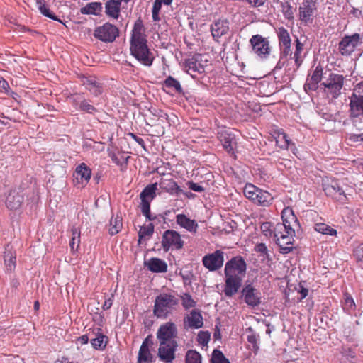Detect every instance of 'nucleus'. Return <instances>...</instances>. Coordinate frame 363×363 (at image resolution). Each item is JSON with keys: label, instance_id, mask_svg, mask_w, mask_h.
I'll use <instances>...</instances> for the list:
<instances>
[{"label": "nucleus", "instance_id": "nucleus-52", "mask_svg": "<svg viewBox=\"0 0 363 363\" xmlns=\"http://www.w3.org/2000/svg\"><path fill=\"white\" fill-rule=\"evenodd\" d=\"M79 109L88 113H94L96 108L90 104L86 100H83L79 104Z\"/></svg>", "mask_w": 363, "mask_h": 363}, {"label": "nucleus", "instance_id": "nucleus-10", "mask_svg": "<svg viewBox=\"0 0 363 363\" xmlns=\"http://www.w3.org/2000/svg\"><path fill=\"white\" fill-rule=\"evenodd\" d=\"M362 43V37L355 33L345 35L338 43L339 52L343 56H350L356 48Z\"/></svg>", "mask_w": 363, "mask_h": 363}, {"label": "nucleus", "instance_id": "nucleus-57", "mask_svg": "<svg viewBox=\"0 0 363 363\" xmlns=\"http://www.w3.org/2000/svg\"><path fill=\"white\" fill-rule=\"evenodd\" d=\"M186 184L187 185L189 189H190L191 190L196 191V192L201 193V192L204 191V190H205V189L201 185H200L197 183H194L192 181L187 182Z\"/></svg>", "mask_w": 363, "mask_h": 363}, {"label": "nucleus", "instance_id": "nucleus-41", "mask_svg": "<svg viewBox=\"0 0 363 363\" xmlns=\"http://www.w3.org/2000/svg\"><path fill=\"white\" fill-rule=\"evenodd\" d=\"M107 342L108 337L101 333L98 334L95 338L91 340L92 347L99 350L105 349Z\"/></svg>", "mask_w": 363, "mask_h": 363}, {"label": "nucleus", "instance_id": "nucleus-55", "mask_svg": "<svg viewBox=\"0 0 363 363\" xmlns=\"http://www.w3.org/2000/svg\"><path fill=\"white\" fill-rule=\"evenodd\" d=\"M283 15L284 18L289 21L294 19V11L292 6L291 4H287L286 6L284 7Z\"/></svg>", "mask_w": 363, "mask_h": 363}, {"label": "nucleus", "instance_id": "nucleus-28", "mask_svg": "<svg viewBox=\"0 0 363 363\" xmlns=\"http://www.w3.org/2000/svg\"><path fill=\"white\" fill-rule=\"evenodd\" d=\"M229 30V23L227 20H218L211 26V30L214 38H219L226 34Z\"/></svg>", "mask_w": 363, "mask_h": 363}, {"label": "nucleus", "instance_id": "nucleus-29", "mask_svg": "<svg viewBox=\"0 0 363 363\" xmlns=\"http://www.w3.org/2000/svg\"><path fill=\"white\" fill-rule=\"evenodd\" d=\"M187 323V325L190 328L199 329L201 328L203 325V317L200 312L193 310L191 313L185 318L184 324Z\"/></svg>", "mask_w": 363, "mask_h": 363}, {"label": "nucleus", "instance_id": "nucleus-11", "mask_svg": "<svg viewBox=\"0 0 363 363\" xmlns=\"http://www.w3.org/2000/svg\"><path fill=\"white\" fill-rule=\"evenodd\" d=\"M323 189L328 196H330L342 203H345L347 202V197L345 190L342 189L337 180H323Z\"/></svg>", "mask_w": 363, "mask_h": 363}, {"label": "nucleus", "instance_id": "nucleus-5", "mask_svg": "<svg viewBox=\"0 0 363 363\" xmlns=\"http://www.w3.org/2000/svg\"><path fill=\"white\" fill-rule=\"evenodd\" d=\"M295 230L284 229L281 225H275L274 227V238L276 243L279 247V252L281 254H288L293 250V244L294 242Z\"/></svg>", "mask_w": 363, "mask_h": 363}, {"label": "nucleus", "instance_id": "nucleus-20", "mask_svg": "<svg viewBox=\"0 0 363 363\" xmlns=\"http://www.w3.org/2000/svg\"><path fill=\"white\" fill-rule=\"evenodd\" d=\"M176 347L177 343L175 341H169L164 343L162 342L160 343L158 356L160 359L168 363L172 362L174 359V352Z\"/></svg>", "mask_w": 363, "mask_h": 363}, {"label": "nucleus", "instance_id": "nucleus-56", "mask_svg": "<svg viewBox=\"0 0 363 363\" xmlns=\"http://www.w3.org/2000/svg\"><path fill=\"white\" fill-rule=\"evenodd\" d=\"M272 227L271 223L266 222L262 224L261 230L266 236H272V234L274 235V228L272 229Z\"/></svg>", "mask_w": 363, "mask_h": 363}, {"label": "nucleus", "instance_id": "nucleus-34", "mask_svg": "<svg viewBox=\"0 0 363 363\" xmlns=\"http://www.w3.org/2000/svg\"><path fill=\"white\" fill-rule=\"evenodd\" d=\"M304 45L302 43L298 38L296 40V48L295 51L293 54L292 59L294 60L296 68L295 70H297L301 65H302L304 59V55H302L301 53L303 51Z\"/></svg>", "mask_w": 363, "mask_h": 363}, {"label": "nucleus", "instance_id": "nucleus-36", "mask_svg": "<svg viewBox=\"0 0 363 363\" xmlns=\"http://www.w3.org/2000/svg\"><path fill=\"white\" fill-rule=\"evenodd\" d=\"M101 11L102 4L100 2H91L80 9L81 13L84 15L97 16Z\"/></svg>", "mask_w": 363, "mask_h": 363}, {"label": "nucleus", "instance_id": "nucleus-53", "mask_svg": "<svg viewBox=\"0 0 363 363\" xmlns=\"http://www.w3.org/2000/svg\"><path fill=\"white\" fill-rule=\"evenodd\" d=\"M130 157H124L121 155V157H118L116 154H112L111 155V158L112 161L118 166L123 167V165H126L128 163V160Z\"/></svg>", "mask_w": 363, "mask_h": 363}, {"label": "nucleus", "instance_id": "nucleus-8", "mask_svg": "<svg viewBox=\"0 0 363 363\" xmlns=\"http://www.w3.org/2000/svg\"><path fill=\"white\" fill-rule=\"evenodd\" d=\"M208 60L205 55L201 54H195L185 59L184 62V69L192 77H196V74H202L205 72V67L207 66Z\"/></svg>", "mask_w": 363, "mask_h": 363}, {"label": "nucleus", "instance_id": "nucleus-64", "mask_svg": "<svg viewBox=\"0 0 363 363\" xmlns=\"http://www.w3.org/2000/svg\"><path fill=\"white\" fill-rule=\"evenodd\" d=\"M162 3L160 1V0H155L152 11L160 12L162 7Z\"/></svg>", "mask_w": 363, "mask_h": 363}, {"label": "nucleus", "instance_id": "nucleus-1", "mask_svg": "<svg viewBox=\"0 0 363 363\" xmlns=\"http://www.w3.org/2000/svg\"><path fill=\"white\" fill-rule=\"evenodd\" d=\"M131 55L142 65L150 67L155 55L147 45V39L143 21L138 18L134 23L130 39Z\"/></svg>", "mask_w": 363, "mask_h": 363}, {"label": "nucleus", "instance_id": "nucleus-24", "mask_svg": "<svg viewBox=\"0 0 363 363\" xmlns=\"http://www.w3.org/2000/svg\"><path fill=\"white\" fill-rule=\"evenodd\" d=\"M23 198V194L21 191L13 189L6 196V206L10 210H17L21 207Z\"/></svg>", "mask_w": 363, "mask_h": 363}, {"label": "nucleus", "instance_id": "nucleus-22", "mask_svg": "<svg viewBox=\"0 0 363 363\" xmlns=\"http://www.w3.org/2000/svg\"><path fill=\"white\" fill-rule=\"evenodd\" d=\"M91 175V170L85 163L79 164L73 174L77 182L76 184H81L82 186L89 182Z\"/></svg>", "mask_w": 363, "mask_h": 363}, {"label": "nucleus", "instance_id": "nucleus-19", "mask_svg": "<svg viewBox=\"0 0 363 363\" xmlns=\"http://www.w3.org/2000/svg\"><path fill=\"white\" fill-rule=\"evenodd\" d=\"M177 330L175 324L172 322H167L162 324L159 328L157 333V338L159 340L160 343L162 342H167L173 341L172 339L176 337Z\"/></svg>", "mask_w": 363, "mask_h": 363}, {"label": "nucleus", "instance_id": "nucleus-42", "mask_svg": "<svg viewBox=\"0 0 363 363\" xmlns=\"http://www.w3.org/2000/svg\"><path fill=\"white\" fill-rule=\"evenodd\" d=\"M291 140L284 131H279L276 138V143L283 150H288Z\"/></svg>", "mask_w": 363, "mask_h": 363}, {"label": "nucleus", "instance_id": "nucleus-21", "mask_svg": "<svg viewBox=\"0 0 363 363\" xmlns=\"http://www.w3.org/2000/svg\"><path fill=\"white\" fill-rule=\"evenodd\" d=\"M282 223H277L276 225H281L284 229L295 230L296 228L299 227L298 219L295 216L294 211L290 207H286L281 212Z\"/></svg>", "mask_w": 363, "mask_h": 363}, {"label": "nucleus", "instance_id": "nucleus-18", "mask_svg": "<svg viewBox=\"0 0 363 363\" xmlns=\"http://www.w3.org/2000/svg\"><path fill=\"white\" fill-rule=\"evenodd\" d=\"M323 74V68L321 65H318L313 70L311 76H308L303 89L306 93L315 91L319 87V83L321 82Z\"/></svg>", "mask_w": 363, "mask_h": 363}, {"label": "nucleus", "instance_id": "nucleus-27", "mask_svg": "<svg viewBox=\"0 0 363 363\" xmlns=\"http://www.w3.org/2000/svg\"><path fill=\"white\" fill-rule=\"evenodd\" d=\"M160 188L169 193L171 195H179L182 192V189L178 186L177 182L172 179H161L160 182L157 183Z\"/></svg>", "mask_w": 363, "mask_h": 363}, {"label": "nucleus", "instance_id": "nucleus-63", "mask_svg": "<svg viewBox=\"0 0 363 363\" xmlns=\"http://www.w3.org/2000/svg\"><path fill=\"white\" fill-rule=\"evenodd\" d=\"M308 292V289L306 288H304L303 286H301L300 284V289L298 291V293L301 295V298H300L301 301L307 296Z\"/></svg>", "mask_w": 363, "mask_h": 363}, {"label": "nucleus", "instance_id": "nucleus-12", "mask_svg": "<svg viewBox=\"0 0 363 363\" xmlns=\"http://www.w3.org/2000/svg\"><path fill=\"white\" fill-rule=\"evenodd\" d=\"M119 35V29L110 23H106L95 28L94 36L104 43H112Z\"/></svg>", "mask_w": 363, "mask_h": 363}, {"label": "nucleus", "instance_id": "nucleus-35", "mask_svg": "<svg viewBox=\"0 0 363 363\" xmlns=\"http://www.w3.org/2000/svg\"><path fill=\"white\" fill-rule=\"evenodd\" d=\"M123 228V219L121 216L116 214L112 216L109 222L108 233L111 235L118 234Z\"/></svg>", "mask_w": 363, "mask_h": 363}, {"label": "nucleus", "instance_id": "nucleus-61", "mask_svg": "<svg viewBox=\"0 0 363 363\" xmlns=\"http://www.w3.org/2000/svg\"><path fill=\"white\" fill-rule=\"evenodd\" d=\"M255 250L257 252H260L264 255H267L268 252L267 247L264 243H259L255 247Z\"/></svg>", "mask_w": 363, "mask_h": 363}, {"label": "nucleus", "instance_id": "nucleus-9", "mask_svg": "<svg viewBox=\"0 0 363 363\" xmlns=\"http://www.w3.org/2000/svg\"><path fill=\"white\" fill-rule=\"evenodd\" d=\"M157 190V183H154L145 187L140 194L141 212L149 220H153L155 218V216H152L150 213V202L155 198Z\"/></svg>", "mask_w": 363, "mask_h": 363}, {"label": "nucleus", "instance_id": "nucleus-7", "mask_svg": "<svg viewBox=\"0 0 363 363\" xmlns=\"http://www.w3.org/2000/svg\"><path fill=\"white\" fill-rule=\"evenodd\" d=\"M349 99L350 117L354 118L363 116V81L354 86Z\"/></svg>", "mask_w": 363, "mask_h": 363}, {"label": "nucleus", "instance_id": "nucleus-58", "mask_svg": "<svg viewBox=\"0 0 363 363\" xmlns=\"http://www.w3.org/2000/svg\"><path fill=\"white\" fill-rule=\"evenodd\" d=\"M354 256L357 261H361L363 258V247L359 245L354 250Z\"/></svg>", "mask_w": 363, "mask_h": 363}, {"label": "nucleus", "instance_id": "nucleus-13", "mask_svg": "<svg viewBox=\"0 0 363 363\" xmlns=\"http://www.w3.org/2000/svg\"><path fill=\"white\" fill-rule=\"evenodd\" d=\"M252 52L261 59H266L270 54L269 42L260 35H252L250 40Z\"/></svg>", "mask_w": 363, "mask_h": 363}, {"label": "nucleus", "instance_id": "nucleus-3", "mask_svg": "<svg viewBox=\"0 0 363 363\" xmlns=\"http://www.w3.org/2000/svg\"><path fill=\"white\" fill-rule=\"evenodd\" d=\"M178 303L179 301L175 296L166 293L160 294L155 301L154 315L158 318L165 319Z\"/></svg>", "mask_w": 363, "mask_h": 363}, {"label": "nucleus", "instance_id": "nucleus-38", "mask_svg": "<svg viewBox=\"0 0 363 363\" xmlns=\"http://www.w3.org/2000/svg\"><path fill=\"white\" fill-rule=\"evenodd\" d=\"M343 311L347 314H351L355 311L356 304L352 297L347 292L343 294V299L341 302Z\"/></svg>", "mask_w": 363, "mask_h": 363}, {"label": "nucleus", "instance_id": "nucleus-33", "mask_svg": "<svg viewBox=\"0 0 363 363\" xmlns=\"http://www.w3.org/2000/svg\"><path fill=\"white\" fill-rule=\"evenodd\" d=\"M247 333V342L252 345V350L255 354H257L259 349V335L256 333L252 327H249L246 329Z\"/></svg>", "mask_w": 363, "mask_h": 363}, {"label": "nucleus", "instance_id": "nucleus-45", "mask_svg": "<svg viewBox=\"0 0 363 363\" xmlns=\"http://www.w3.org/2000/svg\"><path fill=\"white\" fill-rule=\"evenodd\" d=\"M154 233V225L149 223L147 225H143L140 228L138 232V242L140 243L142 240H145L147 237H150Z\"/></svg>", "mask_w": 363, "mask_h": 363}, {"label": "nucleus", "instance_id": "nucleus-60", "mask_svg": "<svg viewBox=\"0 0 363 363\" xmlns=\"http://www.w3.org/2000/svg\"><path fill=\"white\" fill-rule=\"evenodd\" d=\"M128 136L133 138L138 145H140L143 149H145V143L142 138L137 136L133 133H129Z\"/></svg>", "mask_w": 363, "mask_h": 363}, {"label": "nucleus", "instance_id": "nucleus-32", "mask_svg": "<svg viewBox=\"0 0 363 363\" xmlns=\"http://www.w3.org/2000/svg\"><path fill=\"white\" fill-rule=\"evenodd\" d=\"M121 0H109L105 4L106 13L107 16L118 19L119 17L121 5Z\"/></svg>", "mask_w": 363, "mask_h": 363}, {"label": "nucleus", "instance_id": "nucleus-26", "mask_svg": "<svg viewBox=\"0 0 363 363\" xmlns=\"http://www.w3.org/2000/svg\"><path fill=\"white\" fill-rule=\"evenodd\" d=\"M176 222L179 226L191 233H196L197 232L199 225L196 221L190 219L184 214H177L176 216Z\"/></svg>", "mask_w": 363, "mask_h": 363}, {"label": "nucleus", "instance_id": "nucleus-15", "mask_svg": "<svg viewBox=\"0 0 363 363\" xmlns=\"http://www.w3.org/2000/svg\"><path fill=\"white\" fill-rule=\"evenodd\" d=\"M202 263L209 271H216L223 265L224 252L220 250H216L213 253L207 254L203 257Z\"/></svg>", "mask_w": 363, "mask_h": 363}, {"label": "nucleus", "instance_id": "nucleus-46", "mask_svg": "<svg viewBox=\"0 0 363 363\" xmlns=\"http://www.w3.org/2000/svg\"><path fill=\"white\" fill-rule=\"evenodd\" d=\"M164 85L167 88L174 89L179 94L182 93L183 91V89L180 84V82L171 76H169L167 78H166L164 82Z\"/></svg>", "mask_w": 363, "mask_h": 363}, {"label": "nucleus", "instance_id": "nucleus-16", "mask_svg": "<svg viewBox=\"0 0 363 363\" xmlns=\"http://www.w3.org/2000/svg\"><path fill=\"white\" fill-rule=\"evenodd\" d=\"M242 297L245 303L252 308L261 303V293L252 283L246 284L241 291Z\"/></svg>", "mask_w": 363, "mask_h": 363}, {"label": "nucleus", "instance_id": "nucleus-49", "mask_svg": "<svg viewBox=\"0 0 363 363\" xmlns=\"http://www.w3.org/2000/svg\"><path fill=\"white\" fill-rule=\"evenodd\" d=\"M182 306L185 309L193 308L196 306V301L189 294H184L182 296Z\"/></svg>", "mask_w": 363, "mask_h": 363}, {"label": "nucleus", "instance_id": "nucleus-30", "mask_svg": "<svg viewBox=\"0 0 363 363\" xmlns=\"http://www.w3.org/2000/svg\"><path fill=\"white\" fill-rule=\"evenodd\" d=\"M218 139L223 148L228 152H233V143H235V135L228 130H223L218 133Z\"/></svg>", "mask_w": 363, "mask_h": 363}, {"label": "nucleus", "instance_id": "nucleus-6", "mask_svg": "<svg viewBox=\"0 0 363 363\" xmlns=\"http://www.w3.org/2000/svg\"><path fill=\"white\" fill-rule=\"evenodd\" d=\"M243 192L247 199L252 201L255 204L263 207L269 206L274 199L269 192L250 183L245 184Z\"/></svg>", "mask_w": 363, "mask_h": 363}, {"label": "nucleus", "instance_id": "nucleus-40", "mask_svg": "<svg viewBox=\"0 0 363 363\" xmlns=\"http://www.w3.org/2000/svg\"><path fill=\"white\" fill-rule=\"evenodd\" d=\"M37 7L40 12L45 16L50 18L52 20L57 21L62 23L58 18L50 11V9L45 6L46 0H35Z\"/></svg>", "mask_w": 363, "mask_h": 363}, {"label": "nucleus", "instance_id": "nucleus-48", "mask_svg": "<svg viewBox=\"0 0 363 363\" xmlns=\"http://www.w3.org/2000/svg\"><path fill=\"white\" fill-rule=\"evenodd\" d=\"M211 363H230V362L220 350L215 349L212 352Z\"/></svg>", "mask_w": 363, "mask_h": 363}, {"label": "nucleus", "instance_id": "nucleus-39", "mask_svg": "<svg viewBox=\"0 0 363 363\" xmlns=\"http://www.w3.org/2000/svg\"><path fill=\"white\" fill-rule=\"evenodd\" d=\"M277 34L279 40V46L291 45V40L289 33L285 28H279L277 30Z\"/></svg>", "mask_w": 363, "mask_h": 363}, {"label": "nucleus", "instance_id": "nucleus-43", "mask_svg": "<svg viewBox=\"0 0 363 363\" xmlns=\"http://www.w3.org/2000/svg\"><path fill=\"white\" fill-rule=\"evenodd\" d=\"M80 235V230L77 228L73 227L72 228V238L69 242V246L72 251H77L79 247Z\"/></svg>", "mask_w": 363, "mask_h": 363}, {"label": "nucleus", "instance_id": "nucleus-25", "mask_svg": "<svg viewBox=\"0 0 363 363\" xmlns=\"http://www.w3.org/2000/svg\"><path fill=\"white\" fill-rule=\"evenodd\" d=\"M82 83L94 96H98L102 94L103 87L101 84L94 76L83 77Z\"/></svg>", "mask_w": 363, "mask_h": 363}, {"label": "nucleus", "instance_id": "nucleus-4", "mask_svg": "<svg viewBox=\"0 0 363 363\" xmlns=\"http://www.w3.org/2000/svg\"><path fill=\"white\" fill-rule=\"evenodd\" d=\"M344 82L343 75L332 72L320 83V86L328 98L335 99L341 94Z\"/></svg>", "mask_w": 363, "mask_h": 363}, {"label": "nucleus", "instance_id": "nucleus-51", "mask_svg": "<svg viewBox=\"0 0 363 363\" xmlns=\"http://www.w3.org/2000/svg\"><path fill=\"white\" fill-rule=\"evenodd\" d=\"M211 334L208 331H200L197 336V341L200 345H206L210 340Z\"/></svg>", "mask_w": 363, "mask_h": 363}, {"label": "nucleus", "instance_id": "nucleus-62", "mask_svg": "<svg viewBox=\"0 0 363 363\" xmlns=\"http://www.w3.org/2000/svg\"><path fill=\"white\" fill-rule=\"evenodd\" d=\"M248 4L255 7L263 6L267 0H246Z\"/></svg>", "mask_w": 363, "mask_h": 363}, {"label": "nucleus", "instance_id": "nucleus-59", "mask_svg": "<svg viewBox=\"0 0 363 363\" xmlns=\"http://www.w3.org/2000/svg\"><path fill=\"white\" fill-rule=\"evenodd\" d=\"M342 353L347 358L354 359L355 357V352L350 347H343Z\"/></svg>", "mask_w": 363, "mask_h": 363}, {"label": "nucleus", "instance_id": "nucleus-50", "mask_svg": "<svg viewBox=\"0 0 363 363\" xmlns=\"http://www.w3.org/2000/svg\"><path fill=\"white\" fill-rule=\"evenodd\" d=\"M0 91L4 92L7 95L13 97L14 94H16L11 90L9 83L1 76H0Z\"/></svg>", "mask_w": 363, "mask_h": 363}, {"label": "nucleus", "instance_id": "nucleus-31", "mask_svg": "<svg viewBox=\"0 0 363 363\" xmlns=\"http://www.w3.org/2000/svg\"><path fill=\"white\" fill-rule=\"evenodd\" d=\"M145 264L148 269L152 272L163 273L167 271V263L160 258H150Z\"/></svg>", "mask_w": 363, "mask_h": 363}, {"label": "nucleus", "instance_id": "nucleus-54", "mask_svg": "<svg viewBox=\"0 0 363 363\" xmlns=\"http://www.w3.org/2000/svg\"><path fill=\"white\" fill-rule=\"evenodd\" d=\"M291 45H285L279 46L281 60L286 59L289 56H290L291 58L292 57H291L292 56V52H291Z\"/></svg>", "mask_w": 363, "mask_h": 363}, {"label": "nucleus", "instance_id": "nucleus-23", "mask_svg": "<svg viewBox=\"0 0 363 363\" xmlns=\"http://www.w3.org/2000/svg\"><path fill=\"white\" fill-rule=\"evenodd\" d=\"M149 336L143 342L138 354V363H151L153 355L151 354L150 347L152 345V341L149 340Z\"/></svg>", "mask_w": 363, "mask_h": 363}, {"label": "nucleus", "instance_id": "nucleus-44", "mask_svg": "<svg viewBox=\"0 0 363 363\" xmlns=\"http://www.w3.org/2000/svg\"><path fill=\"white\" fill-rule=\"evenodd\" d=\"M314 228L315 231L323 235H329L332 236L337 235V230L323 223H318L315 224Z\"/></svg>", "mask_w": 363, "mask_h": 363}, {"label": "nucleus", "instance_id": "nucleus-37", "mask_svg": "<svg viewBox=\"0 0 363 363\" xmlns=\"http://www.w3.org/2000/svg\"><path fill=\"white\" fill-rule=\"evenodd\" d=\"M4 259L6 269L12 272L16 268V257L15 252L9 249H6L4 254Z\"/></svg>", "mask_w": 363, "mask_h": 363}, {"label": "nucleus", "instance_id": "nucleus-47", "mask_svg": "<svg viewBox=\"0 0 363 363\" xmlns=\"http://www.w3.org/2000/svg\"><path fill=\"white\" fill-rule=\"evenodd\" d=\"M186 363H201V355L197 351L190 350L186 354Z\"/></svg>", "mask_w": 363, "mask_h": 363}, {"label": "nucleus", "instance_id": "nucleus-17", "mask_svg": "<svg viewBox=\"0 0 363 363\" xmlns=\"http://www.w3.org/2000/svg\"><path fill=\"white\" fill-rule=\"evenodd\" d=\"M183 243L179 233L174 230H167L162 235V245L165 250H168L170 247L181 249Z\"/></svg>", "mask_w": 363, "mask_h": 363}, {"label": "nucleus", "instance_id": "nucleus-14", "mask_svg": "<svg viewBox=\"0 0 363 363\" xmlns=\"http://www.w3.org/2000/svg\"><path fill=\"white\" fill-rule=\"evenodd\" d=\"M317 11V4L314 0H303L298 7V18L305 24L312 23Z\"/></svg>", "mask_w": 363, "mask_h": 363}, {"label": "nucleus", "instance_id": "nucleus-2", "mask_svg": "<svg viewBox=\"0 0 363 363\" xmlns=\"http://www.w3.org/2000/svg\"><path fill=\"white\" fill-rule=\"evenodd\" d=\"M247 264L242 256H235L225 265V287L223 292L227 297H232L240 289L245 276Z\"/></svg>", "mask_w": 363, "mask_h": 363}]
</instances>
